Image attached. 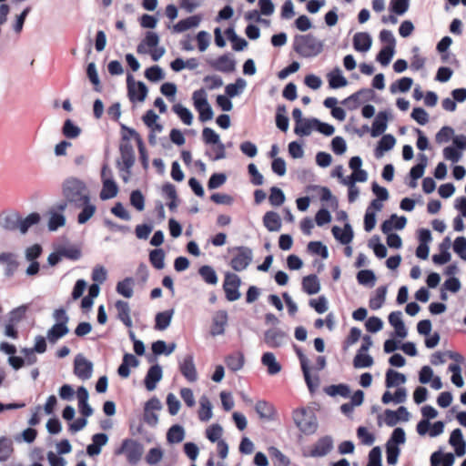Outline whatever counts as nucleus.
I'll return each instance as SVG.
<instances>
[{
	"instance_id": "obj_24",
	"label": "nucleus",
	"mask_w": 466,
	"mask_h": 466,
	"mask_svg": "<svg viewBox=\"0 0 466 466\" xmlns=\"http://www.w3.org/2000/svg\"><path fill=\"white\" fill-rule=\"evenodd\" d=\"M138 365L139 360L135 355L126 353L123 357L122 363L118 366V375L123 378H127L130 374V368H137Z\"/></svg>"
},
{
	"instance_id": "obj_39",
	"label": "nucleus",
	"mask_w": 466,
	"mask_h": 466,
	"mask_svg": "<svg viewBox=\"0 0 466 466\" xmlns=\"http://www.w3.org/2000/svg\"><path fill=\"white\" fill-rule=\"evenodd\" d=\"M69 329L64 323H56L47 332V339L51 343H56L59 339L66 336Z\"/></svg>"
},
{
	"instance_id": "obj_52",
	"label": "nucleus",
	"mask_w": 466,
	"mask_h": 466,
	"mask_svg": "<svg viewBox=\"0 0 466 466\" xmlns=\"http://www.w3.org/2000/svg\"><path fill=\"white\" fill-rule=\"evenodd\" d=\"M103 182V187L100 191V198L103 200L114 198L116 195V184L114 179H106Z\"/></svg>"
},
{
	"instance_id": "obj_40",
	"label": "nucleus",
	"mask_w": 466,
	"mask_h": 466,
	"mask_svg": "<svg viewBox=\"0 0 466 466\" xmlns=\"http://www.w3.org/2000/svg\"><path fill=\"white\" fill-rule=\"evenodd\" d=\"M368 247L371 248L378 258H384L387 256V248L380 242V236L373 235L368 241Z\"/></svg>"
},
{
	"instance_id": "obj_45",
	"label": "nucleus",
	"mask_w": 466,
	"mask_h": 466,
	"mask_svg": "<svg viewBox=\"0 0 466 466\" xmlns=\"http://www.w3.org/2000/svg\"><path fill=\"white\" fill-rule=\"evenodd\" d=\"M247 81L242 77H238L235 83L228 84L225 88L226 96L228 97H235L242 92L246 87Z\"/></svg>"
},
{
	"instance_id": "obj_26",
	"label": "nucleus",
	"mask_w": 466,
	"mask_h": 466,
	"mask_svg": "<svg viewBox=\"0 0 466 466\" xmlns=\"http://www.w3.org/2000/svg\"><path fill=\"white\" fill-rule=\"evenodd\" d=\"M430 461L431 466H452L455 458L451 452L443 453L440 450L431 454Z\"/></svg>"
},
{
	"instance_id": "obj_3",
	"label": "nucleus",
	"mask_w": 466,
	"mask_h": 466,
	"mask_svg": "<svg viewBox=\"0 0 466 466\" xmlns=\"http://www.w3.org/2000/svg\"><path fill=\"white\" fill-rule=\"evenodd\" d=\"M292 419L298 429L306 435L315 433L318 429L317 418L309 409L302 407L294 410Z\"/></svg>"
},
{
	"instance_id": "obj_1",
	"label": "nucleus",
	"mask_w": 466,
	"mask_h": 466,
	"mask_svg": "<svg viewBox=\"0 0 466 466\" xmlns=\"http://www.w3.org/2000/svg\"><path fill=\"white\" fill-rule=\"evenodd\" d=\"M62 194L65 199L76 208L90 200L89 190L85 182L73 177L63 182Z\"/></svg>"
},
{
	"instance_id": "obj_49",
	"label": "nucleus",
	"mask_w": 466,
	"mask_h": 466,
	"mask_svg": "<svg viewBox=\"0 0 466 466\" xmlns=\"http://www.w3.org/2000/svg\"><path fill=\"white\" fill-rule=\"evenodd\" d=\"M200 410L198 411V418L202 421H208L212 418V405L206 396H202L199 400Z\"/></svg>"
},
{
	"instance_id": "obj_35",
	"label": "nucleus",
	"mask_w": 466,
	"mask_h": 466,
	"mask_svg": "<svg viewBox=\"0 0 466 466\" xmlns=\"http://www.w3.org/2000/svg\"><path fill=\"white\" fill-rule=\"evenodd\" d=\"M316 190H319V191L321 192V195H320L321 201L330 202V206L332 208H337L338 207V205H339L338 199L335 197L332 196L331 191L329 190V187H320V186H318V185H309L306 187V191L307 192L316 191Z\"/></svg>"
},
{
	"instance_id": "obj_8",
	"label": "nucleus",
	"mask_w": 466,
	"mask_h": 466,
	"mask_svg": "<svg viewBox=\"0 0 466 466\" xmlns=\"http://www.w3.org/2000/svg\"><path fill=\"white\" fill-rule=\"evenodd\" d=\"M466 149V136L457 135L452 137V145L443 148L442 154L446 160L452 163L458 162L462 157V151Z\"/></svg>"
},
{
	"instance_id": "obj_51",
	"label": "nucleus",
	"mask_w": 466,
	"mask_h": 466,
	"mask_svg": "<svg viewBox=\"0 0 466 466\" xmlns=\"http://www.w3.org/2000/svg\"><path fill=\"white\" fill-rule=\"evenodd\" d=\"M149 261L157 269H162L165 267V252L162 248H155L149 253Z\"/></svg>"
},
{
	"instance_id": "obj_42",
	"label": "nucleus",
	"mask_w": 466,
	"mask_h": 466,
	"mask_svg": "<svg viewBox=\"0 0 466 466\" xmlns=\"http://www.w3.org/2000/svg\"><path fill=\"white\" fill-rule=\"evenodd\" d=\"M185 438V430L179 424L172 425L167 432V440L169 443H179Z\"/></svg>"
},
{
	"instance_id": "obj_27",
	"label": "nucleus",
	"mask_w": 466,
	"mask_h": 466,
	"mask_svg": "<svg viewBox=\"0 0 466 466\" xmlns=\"http://www.w3.org/2000/svg\"><path fill=\"white\" fill-rule=\"evenodd\" d=\"M255 410L260 419L267 420H273L276 414L274 406L266 400L257 401Z\"/></svg>"
},
{
	"instance_id": "obj_18",
	"label": "nucleus",
	"mask_w": 466,
	"mask_h": 466,
	"mask_svg": "<svg viewBox=\"0 0 466 466\" xmlns=\"http://www.w3.org/2000/svg\"><path fill=\"white\" fill-rule=\"evenodd\" d=\"M93 365L83 357H76L75 360L74 372L81 380H85L91 377Z\"/></svg>"
},
{
	"instance_id": "obj_12",
	"label": "nucleus",
	"mask_w": 466,
	"mask_h": 466,
	"mask_svg": "<svg viewBox=\"0 0 466 466\" xmlns=\"http://www.w3.org/2000/svg\"><path fill=\"white\" fill-rule=\"evenodd\" d=\"M360 97H362L364 101L373 100L375 92L371 88H361L342 100L341 104L347 106L349 110H355L360 104Z\"/></svg>"
},
{
	"instance_id": "obj_38",
	"label": "nucleus",
	"mask_w": 466,
	"mask_h": 466,
	"mask_svg": "<svg viewBox=\"0 0 466 466\" xmlns=\"http://www.w3.org/2000/svg\"><path fill=\"white\" fill-rule=\"evenodd\" d=\"M406 376L394 370H388L386 372L385 385L388 389L397 387L406 382Z\"/></svg>"
},
{
	"instance_id": "obj_61",
	"label": "nucleus",
	"mask_w": 466,
	"mask_h": 466,
	"mask_svg": "<svg viewBox=\"0 0 466 466\" xmlns=\"http://www.w3.org/2000/svg\"><path fill=\"white\" fill-rule=\"evenodd\" d=\"M373 358L364 352L358 353L353 360V366L356 369L369 368L373 365Z\"/></svg>"
},
{
	"instance_id": "obj_53",
	"label": "nucleus",
	"mask_w": 466,
	"mask_h": 466,
	"mask_svg": "<svg viewBox=\"0 0 466 466\" xmlns=\"http://www.w3.org/2000/svg\"><path fill=\"white\" fill-rule=\"evenodd\" d=\"M395 54V48L392 46H384L376 56V60L383 66H388Z\"/></svg>"
},
{
	"instance_id": "obj_30",
	"label": "nucleus",
	"mask_w": 466,
	"mask_h": 466,
	"mask_svg": "<svg viewBox=\"0 0 466 466\" xmlns=\"http://www.w3.org/2000/svg\"><path fill=\"white\" fill-rule=\"evenodd\" d=\"M263 224L270 232L279 231L281 228V218L275 211H268L263 216Z\"/></svg>"
},
{
	"instance_id": "obj_32",
	"label": "nucleus",
	"mask_w": 466,
	"mask_h": 466,
	"mask_svg": "<svg viewBox=\"0 0 466 466\" xmlns=\"http://www.w3.org/2000/svg\"><path fill=\"white\" fill-rule=\"evenodd\" d=\"M173 315V309L157 313L155 317V329L157 330L167 329L171 323Z\"/></svg>"
},
{
	"instance_id": "obj_58",
	"label": "nucleus",
	"mask_w": 466,
	"mask_h": 466,
	"mask_svg": "<svg viewBox=\"0 0 466 466\" xmlns=\"http://www.w3.org/2000/svg\"><path fill=\"white\" fill-rule=\"evenodd\" d=\"M412 84H413L412 78L404 76V77H401L400 79H399L397 82L393 83L390 86V90L391 93H395L397 90H399L400 92L405 93L410 89Z\"/></svg>"
},
{
	"instance_id": "obj_54",
	"label": "nucleus",
	"mask_w": 466,
	"mask_h": 466,
	"mask_svg": "<svg viewBox=\"0 0 466 466\" xmlns=\"http://www.w3.org/2000/svg\"><path fill=\"white\" fill-rule=\"evenodd\" d=\"M405 441V431L402 428H395L386 444L392 447H399L400 444H403Z\"/></svg>"
},
{
	"instance_id": "obj_43",
	"label": "nucleus",
	"mask_w": 466,
	"mask_h": 466,
	"mask_svg": "<svg viewBox=\"0 0 466 466\" xmlns=\"http://www.w3.org/2000/svg\"><path fill=\"white\" fill-rule=\"evenodd\" d=\"M198 274L200 275L202 279L209 285H216L218 281L217 272L211 266H201L198 268Z\"/></svg>"
},
{
	"instance_id": "obj_56",
	"label": "nucleus",
	"mask_w": 466,
	"mask_h": 466,
	"mask_svg": "<svg viewBox=\"0 0 466 466\" xmlns=\"http://www.w3.org/2000/svg\"><path fill=\"white\" fill-rule=\"evenodd\" d=\"M308 251L319 255L324 259L329 257V249L321 241H310L308 244Z\"/></svg>"
},
{
	"instance_id": "obj_59",
	"label": "nucleus",
	"mask_w": 466,
	"mask_h": 466,
	"mask_svg": "<svg viewBox=\"0 0 466 466\" xmlns=\"http://www.w3.org/2000/svg\"><path fill=\"white\" fill-rule=\"evenodd\" d=\"M14 449H13V443L11 440H9L6 437H1L0 438V461H6L12 454Z\"/></svg>"
},
{
	"instance_id": "obj_48",
	"label": "nucleus",
	"mask_w": 466,
	"mask_h": 466,
	"mask_svg": "<svg viewBox=\"0 0 466 466\" xmlns=\"http://www.w3.org/2000/svg\"><path fill=\"white\" fill-rule=\"evenodd\" d=\"M80 208H82V210L77 217V222L79 224L87 222L94 216L96 209V206L90 203V200H87Z\"/></svg>"
},
{
	"instance_id": "obj_29",
	"label": "nucleus",
	"mask_w": 466,
	"mask_h": 466,
	"mask_svg": "<svg viewBox=\"0 0 466 466\" xmlns=\"http://www.w3.org/2000/svg\"><path fill=\"white\" fill-rule=\"evenodd\" d=\"M201 20L202 16L200 15H191L186 19L178 21L176 25H174L173 30L176 33L185 32L192 27L198 26Z\"/></svg>"
},
{
	"instance_id": "obj_10",
	"label": "nucleus",
	"mask_w": 466,
	"mask_h": 466,
	"mask_svg": "<svg viewBox=\"0 0 466 466\" xmlns=\"http://www.w3.org/2000/svg\"><path fill=\"white\" fill-rule=\"evenodd\" d=\"M241 284L240 278L235 274L228 272L225 275L223 283V289L226 294V299L228 301H235L240 298L239 286Z\"/></svg>"
},
{
	"instance_id": "obj_64",
	"label": "nucleus",
	"mask_w": 466,
	"mask_h": 466,
	"mask_svg": "<svg viewBox=\"0 0 466 466\" xmlns=\"http://www.w3.org/2000/svg\"><path fill=\"white\" fill-rule=\"evenodd\" d=\"M145 76L151 82H158L165 77V74L163 69L156 65L146 69Z\"/></svg>"
},
{
	"instance_id": "obj_22",
	"label": "nucleus",
	"mask_w": 466,
	"mask_h": 466,
	"mask_svg": "<svg viewBox=\"0 0 466 466\" xmlns=\"http://www.w3.org/2000/svg\"><path fill=\"white\" fill-rule=\"evenodd\" d=\"M372 38L367 32L356 33L353 36V47L358 52H367L370 49Z\"/></svg>"
},
{
	"instance_id": "obj_57",
	"label": "nucleus",
	"mask_w": 466,
	"mask_h": 466,
	"mask_svg": "<svg viewBox=\"0 0 466 466\" xmlns=\"http://www.w3.org/2000/svg\"><path fill=\"white\" fill-rule=\"evenodd\" d=\"M86 75H87V77L89 78L90 82L94 86V90L96 92H101L102 86H101V83H100V80L98 77V74H97L95 63L92 62L87 65Z\"/></svg>"
},
{
	"instance_id": "obj_46",
	"label": "nucleus",
	"mask_w": 466,
	"mask_h": 466,
	"mask_svg": "<svg viewBox=\"0 0 466 466\" xmlns=\"http://www.w3.org/2000/svg\"><path fill=\"white\" fill-rule=\"evenodd\" d=\"M118 319H120L127 328L130 329L132 327L128 302L118 300Z\"/></svg>"
},
{
	"instance_id": "obj_19",
	"label": "nucleus",
	"mask_w": 466,
	"mask_h": 466,
	"mask_svg": "<svg viewBox=\"0 0 466 466\" xmlns=\"http://www.w3.org/2000/svg\"><path fill=\"white\" fill-rule=\"evenodd\" d=\"M389 114L386 111H380L372 123L370 135L377 137L382 135L388 127Z\"/></svg>"
},
{
	"instance_id": "obj_17",
	"label": "nucleus",
	"mask_w": 466,
	"mask_h": 466,
	"mask_svg": "<svg viewBox=\"0 0 466 466\" xmlns=\"http://www.w3.org/2000/svg\"><path fill=\"white\" fill-rule=\"evenodd\" d=\"M228 312L226 310H218L212 319L210 333L212 336L223 335L225 327L228 324Z\"/></svg>"
},
{
	"instance_id": "obj_11",
	"label": "nucleus",
	"mask_w": 466,
	"mask_h": 466,
	"mask_svg": "<svg viewBox=\"0 0 466 466\" xmlns=\"http://www.w3.org/2000/svg\"><path fill=\"white\" fill-rule=\"evenodd\" d=\"M333 449V440L330 436L326 435L318 440L313 448L309 451H304L303 457H323Z\"/></svg>"
},
{
	"instance_id": "obj_44",
	"label": "nucleus",
	"mask_w": 466,
	"mask_h": 466,
	"mask_svg": "<svg viewBox=\"0 0 466 466\" xmlns=\"http://www.w3.org/2000/svg\"><path fill=\"white\" fill-rule=\"evenodd\" d=\"M359 284L372 288L376 282V275L371 269H362L357 273Z\"/></svg>"
},
{
	"instance_id": "obj_28",
	"label": "nucleus",
	"mask_w": 466,
	"mask_h": 466,
	"mask_svg": "<svg viewBox=\"0 0 466 466\" xmlns=\"http://www.w3.org/2000/svg\"><path fill=\"white\" fill-rule=\"evenodd\" d=\"M227 38L232 44V49L236 52L243 51L248 46V41L237 35L235 28L229 26L225 30Z\"/></svg>"
},
{
	"instance_id": "obj_20",
	"label": "nucleus",
	"mask_w": 466,
	"mask_h": 466,
	"mask_svg": "<svg viewBox=\"0 0 466 466\" xmlns=\"http://www.w3.org/2000/svg\"><path fill=\"white\" fill-rule=\"evenodd\" d=\"M331 231L334 238L343 245H349L354 237L352 227L348 222L344 225L343 229L338 226H334Z\"/></svg>"
},
{
	"instance_id": "obj_15",
	"label": "nucleus",
	"mask_w": 466,
	"mask_h": 466,
	"mask_svg": "<svg viewBox=\"0 0 466 466\" xmlns=\"http://www.w3.org/2000/svg\"><path fill=\"white\" fill-rule=\"evenodd\" d=\"M179 371L188 382H195L198 380V371L194 362V356L187 354L179 362Z\"/></svg>"
},
{
	"instance_id": "obj_16",
	"label": "nucleus",
	"mask_w": 466,
	"mask_h": 466,
	"mask_svg": "<svg viewBox=\"0 0 466 466\" xmlns=\"http://www.w3.org/2000/svg\"><path fill=\"white\" fill-rule=\"evenodd\" d=\"M163 369L156 363L152 365L147 371L144 379V385L148 391H152L157 388V383L162 380Z\"/></svg>"
},
{
	"instance_id": "obj_25",
	"label": "nucleus",
	"mask_w": 466,
	"mask_h": 466,
	"mask_svg": "<svg viewBox=\"0 0 466 466\" xmlns=\"http://www.w3.org/2000/svg\"><path fill=\"white\" fill-rule=\"evenodd\" d=\"M396 139L393 135L386 134L378 142V145L374 150L376 158H380L383 156L384 152L389 151L394 147Z\"/></svg>"
},
{
	"instance_id": "obj_33",
	"label": "nucleus",
	"mask_w": 466,
	"mask_h": 466,
	"mask_svg": "<svg viewBox=\"0 0 466 466\" xmlns=\"http://www.w3.org/2000/svg\"><path fill=\"white\" fill-rule=\"evenodd\" d=\"M261 363L267 367L269 375H276L281 370V365L272 352H265L261 357Z\"/></svg>"
},
{
	"instance_id": "obj_6",
	"label": "nucleus",
	"mask_w": 466,
	"mask_h": 466,
	"mask_svg": "<svg viewBox=\"0 0 466 466\" xmlns=\"http://www.w3.org/2000/svg\"><path fill=\"white\" fill-rule=\"evenodd\" d=\"M236 250L237 254L230 260V267L235 271L245 270L252 262L253 252L252 249L246 246L235 247L229 251Z\"/></svg>"
},
{
	"instance_id": "obj_34",
	"label": "nucleus",
	"mask_w": 466,
	"mask_h": 466,
	"mask_svg": "<svg viewBox=\"0 0 466 466\" xmlns=\"http://www.w3.org/2000/svg\"><path fill=\"white\" fill-rule=\"evenodd\" d=\"M387 290V286H380L377 288L375 296L370 297L369 299V307L372 310H378L383 306L386 299Z\"/></svg>"
},
{
	"instance_id": "obj_5",
	"label": "nucleus",
	"mask_w": 466,
	"mask_h": 466,
	"mask_svg": "<svg viewBox=\"0 0 466 466\" xmlns=\"http://www.w3.org/2000/svg\"><path fill=\"white\" fill-rule=\"evenodd\" d=\"M127 96L131 103L144 102L147 96L148 88L142 81H136L132 74L127 76Z\"/></svg>"
},
{
	"instance_id": "obj_2",
	"label": "nucleus",
	"mask_w": 466,
	"mask_h": 466,
	"mask_svg": "<svg viewBox=\"0 0 466 466\" xmlns=\"http://www.w3.org/2000/svg\"><path fill=\"white\" fill-rule=\"evenodd\" d=\"M292 47L302 57H315L323 51L324 41L318 39L312 34L296 35Z\"/></svg>"
},
{
	"instance_id": "obj_37",
	"label": "nucleus",
	"mask_w": 466,
	"mask_h": 466,
	"mask_svg": "<svg viewBox=\"0 0 466 466\" xmlns=\"http://www.w3.org/2000/svg\"><path fill=\"white\" fill-rule=\"evenodd\" d=\"M324 392L330 397H335L337 395H339L342 398H349L350 394V389L348 384H344V383L332 384V385L325 387Z\"/></svg>"
},
{
	"instance_id": "obj_23",
	"label": "nucleus",
	"mask_w": 466,
	"mask_h": 466,
	"mask_svg": "<svg viewBox=\"0 0 466 466\" xmlns=\"http://www.w3.org/2000/svg\"><path fill=\"white\" fill-rule=\"evenodd\" d=\"M329 86L332 89H339L348 85L347 78L342 75V71L339 66L334 67L327 75Z\"/></svg>"
},
{
	"instance_id": "obj_21",
	"label": "nucleus",
	"mask_w": 466,
	"mask_h": 466,
	"mask_svg": "<svg viewBox=\"0 0 466 466\" xmlns=\"http://www.w3.org/2000/svg\"><path fill=\"white\" fill-rule=\"evenodd\" d=\"M0 263L5 265V275L7 278L13 277L19 267L16 256L13 253H1Z\"/></svg>"
},
{
	"instance_id": "obj_47",
	"label": "nucleus",
	"mask_w": 466,
	"mask_h": 466,
	"mask_svg": "<svg viewBox=\"0 0 466 466\" xmlns=\"http://www.w3.org/2000/svg\"><path fill=\"white\" fill-rule=\"evenodd\" d=\"M118 319H120L127 328L130 329L132 327L128 302L118 300Z\"/></svg>"
},
{
	"instance_id": "obj_60",
	"label": "nucleus",
	"mask_w": 466,
	"mask_h": 466,
	"mask_svg": "<svg viewBox=\"0 0 466 466\" xmlns=\"http://www.w3.org/2000/svg\"><path fill=\"white\" fill-rule=\"evenodd\" d=\"M269 203L272 206L279 207L281 206L285 200L286 197L283 190L278 187H272L270 188V194L268 197Z\"/></svg>"
},
{
	"instance_id": "obj_50",
	"label": "nucleus",
	"mask_w": 466,
	"mask_h": 466,
	"mask_svg": "<svg viewBox=\"0 0 466 466\" xmlns=\"http://www.w3.org/2000/svg\"><path fill=\"white\" fill-rule=\"evenodd\" d=\"M172 110L178 116L180 120L187 126H190L193 122V114L191 111L181 104L173 106Z\"/></svg>"
},
{
	"instance_id": "obj_41",
	"label": "nucleus",
	"mask_w": 466,
	"mask_h": 466,
	"mask_svg": "<svg viewBox=\"0 0 466 466\" xmlns=\"http://www.w3.org/2000/svg\"><path fill=\"white\" fill-rule=\"evenodd\" d=\"M287 114V107L285 105H279L276 111V126L277 127L286 132L289 128V119Z\"/></svg>"
},
{
	"instance_id": "obj_31",
	"label": "nucleus",
	"mask_w": 466,
	"mask_h": 466,
	"mask_svg": "<svg viewBox=\"0 0 466 466\" xmlns=\"http://www.w3.org/2000/svg\"><path fill=\"white\" fill-rule=\"evenodd\" d=\"M302 289L309 295L317 294L320 290L319 278L315 274H310L302 279Z\"/></svg>"
},
{
	"instance_id": "obj_9",
	"label": "nucleus",
	"mask_w": 466,
	"mask_h": 466,
	"mask_svg": "<svg viewBox=\"0 0 466 466\" xmlns=\"http://www.w3.org/2000/svg\"><path fill=\"white\" fill-rule=\"evenodd\" d=\"M208 65L216 71L230 74L236 71L237 61L230 53H226L216 59L209 60Z\"/></svg>"
},
{
	"instance_id": "obj_63",
	"label": "nucleus",
	"mask_w": 466,
	"mask_h": 466,
	"mask_svg": "<svg viewBox=\"0 0 466 466\" xmlns=\"http://www.w3.org/2000/svg\"><path fill=\"white\" fill-rule=\"evenodd\" d=\"M410 5V0H391L390 3V10L398 15H404Z\"/></svg>"
},
{
	"instance_id": "obj_4",
	"label": "nucleus",
	"mask_w": 466,
	"mask_h": 466,
	"mask_svg": "<svg viewBox=\"0 0 466 466\" xmlns=\"http://www.w3.org/2000/svg\"><path fill=\"white\" fill-rule=\"evenodd\" d=\"M192 100L196 110L198 112L200 122H207L213 118L214 112L208 101V95L204 88L194 91Z\"/></svg>"
},
{
	"instance_id": "obj_13",
	"label": "nucleus",
	"mask_w": 466,
	"mask_h": 466,
	"mask_svg": "<svg viewBox=\"0 0 466 466\" xmlns=\"http://www.w3.org/2000/svg\"><path fill=\"white\" fill-rule=\"evenodd\" d=\"M288 339V334L279 328L267 329L264 332V342L268 348L277 349L282 347Z\"/></svg>"
},
{
	"instance_id": "obj_62",
	"label": "nucleus",
	"mask_w": 466,
	"mask_h": 466,
	"mask_svg": "<svg viewBox=\"0 0 466 466\" xmlns=\"http://www.w3.org/2000/svg\"><path fill=\"white\" fill-rule=\"evenodd\" d=\"M454 136V129L451 127L444 126L436 134L435 140L438 144L448 143Z\"/></svg>"
},
{
	"instance_id": "obj_36",
	"label": "nucleus",
	"mask_w": 466,
	"mask_h": 466,
	"mask_svg": "<svg viewBox=\"0 0 466 466\" xmlns=\"http://www.w3.org/2000/svg\"><path fill=\"white\" fill-rule=\"evenodd\" d=\"M227 367L236 372L240 370L245 363V358L242 352L238 351L228 355L225 360Z\"/></svg>"
},
{
	"instance_id": "obj_7",
	"label": "nucleus",
	"mask_w": 466,
	"mask_h": 466,
	"mask_svg": "<svg viewBox=\"0 0 466 466\" xmlns=\"http://www.w3.org/2000/svg\"><path fill=\"white\" fill-rule=\"evenodd\" d=\"M124 453L127 461L131 465H137L141 460L143 454V446L138 441L132 439L124 440L120 448H118V454Z\"/></svg>"
},
{
	"instance_id": "obj_55",
	"label": "nucleus",
	"mask_w": 466,
	"mask_h": 466,
	"mask_svg": "<svg viewBox=\"0 0 466 466\" xmlns=\"http://www.w3.org/2000/svg\"><path fill=\"white\" fill-rule=\"evenodd\" d=\"M40 221V215L38 213H31L26 218L22 219L19 217V229L22 233H25L28 228Z\"/></svg>"
},
{
	"instance_id": "obj_14",
	"label": "nucleus",
	"mask_w": 466,
	"mask_h": 466,
	"mask_svg": "<svg viewBox=\"0 0 466 466\" xmlns=\"http://www.w3.org/2000/svg\"><path fill=\"white\" fill-rule=\"evenodd\" d=\"M294 350H295L297 357L299 358L301 370L303 372V376L305 379V382H306L309 391L312 392L319 386V378L316 377V383H313L311 377H310L309 360H308L307 356L304 354L303 350L296 345H294Z\"/></svg>"
}]
</instances>
